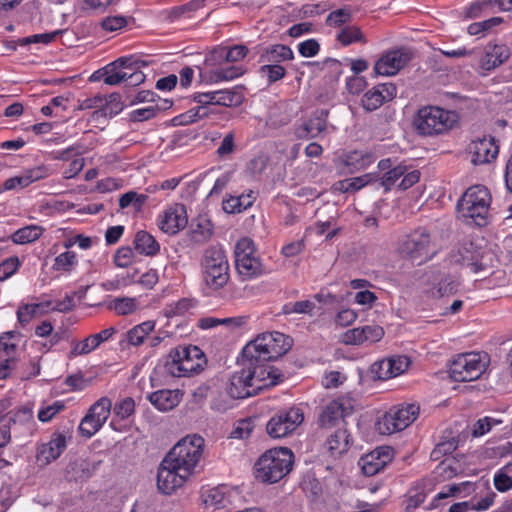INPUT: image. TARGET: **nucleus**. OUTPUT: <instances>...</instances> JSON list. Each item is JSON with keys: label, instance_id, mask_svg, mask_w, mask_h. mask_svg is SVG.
I'll return each mask as SVG.
<instances>
[{"label": "nucleus", "instance_id": "1", "mask_svg": "<svg viewBox=\"0 0 512 512\" xmlns=\"http://www.w3.org/2000/svg\"><path fill=\"white\" fill-rule=\"evenodd\" d=\"M492 202L490 190L481 184L470 186L457 202V211L467 224L487 226Z\"/></svg>", "mask_w": 512, "mask_h": 512}, {"label": "nucleus", "instance_id": "2", "mask_svg": "<svg viewBox=\"0 0 512 512\" xmlns=\"http://www.w3.org/2000/svg\"><path fill=\"white\" fill-rule=\"evenodd\" d=\"M294 454L286 447L265 451L255 463V477L263 483H277L293 468Z\"/></svg>", "mask_w": 512, "mask_h": 512}, {"label": "nucleus", "instance_id": "3", "mask_svg": "<svg viewBox=\"0 0 512 512\" xmlns=\"http://www.w3.org/2000/svg\"><path fill=\"white\" fill-rule=\"evenodd\" d=\"M292 346V339L278 331L258 335L245 345L242 357L253 358L254 361H276L286 354Z\"/></svg>", "mask_w": 512, "mask_h": 512}, {"label": "nucleus", "instance_id": "4", "mask_svg": "<svg viewBox=\"0 0 512 512\" xmlns=\"http://www.w3.org/2000/svg\"><path fill=\"white\" fill-rule=\"evenodd\" d=\"M202 281L213 291L222 289L230 279V266L225 250L218 245L208 247L202 256Z\"/></svg>", "mask_w": 512, "mask_h": 512}, {"label": "nucleus", "instance_id": "5", "mask_svg": "<svg viewBox=\"0 0 512 512\" xmlns=\"http://www.w3.org/2000/svg\"><path fill=\"white\" fill-rule=\"evenodd\" d=\"M400 256L417 265L432 260L438 253L431 234L424 228H417L407 234L399 243Z\"/></svg>", "mask_w": 512, "mask_h": 512}, {"label": "nucleus", "instance_id": "6", "mask_svg": "<svg viewBox=\"0 0 512 512\" xmlns=\"http://www.w3.org/2000/svg\"><path fill=\"white\" fill-rule=\"evenodd\" d=\"M490 363L485 352H466L456 355L449 364V376L455 382L478 380Z\"/></svg>", "mask_w": 512, "mask_h": 512}, {"label": "nucleus", "instance_id": "7", "mask_svg": "<svg viewBox=\"0 0 512 512\" xmlns=\"http://www.w3.org/2000/svg\"><path fill=\"white\" fill-rule=\"evenodd\" d=\"M235 269L242 281L259 278L268 273L252 239H239L234 249Z\"/></svg>", "mask_w": 512, "mask_h": 512}, {"label": "nucleus", "instance_id": "8", "mask_svg": "<svg viewBox=\"0 0 512 512\" xmlns=\"http://www.w3.org/2000/svg\"><path fill=\"white\" fill-rule=\"evenodd\" d=\"M204 439L199 435L180 440L165 457L182 473L190 476L203 453Z\"/></svg>", "mask_w": 512, "mask_h": 512}, {"label": "nucleus", "instance_id": "9", "mask_svg": "<svg viewBox=\"0 0 512 512\" xmlns=\"http://www.w3.org/2000/svg\"><path fill=\"white\" fill-rule=\"evenodd\" d=\"M168 372L174 377H189L204 369L207 363L204 352L195 345L179 346L170 353Z\"/></svg>", "mask_w": 512, "mask_h": 512}, {"label": "nucleus", "instance_id": "10", "mask_svg": "<svg viewBox=\"0 0 512 512\" xmlns=\"http://www.w3.org/2000/svg\"><path fill=\"white\" fill-rule=\"evenodd\" d=\"M457 115L437 106H426L418 110L415 125L419 134L432 136L443 134L453 128Z\"/></svg>", "mask_w": 512, "mask_h": 512}, {"label": "nucleus", "instance_id": "11", "mask_svg": "<svg viewBox=\"0 0 512 512\" xmlns=\"http://www.w3.org/2000/svg\"><path fill=\"white\" fill-rule=\"evenodd\" d=\"M418 415L419 406L415 404L395 405L378 418L375 428L382 435H391L406 429Z\"/></svg>", "mask_w": 512, "mask_h": 512}, {"label": "nucleus", "instance_id": "12", "mask_svg": "<svg viewBox=\"0 0 512 512\" xmlns=\"http://www.w3.org/2000/svg\"><path fill=\"white\" fill-rule=\"evenodd\" d=\"M459 286L457 277L439 269H431L423 275L421 291L426 297L437 299L456 294Z\"/></svg>", "mask_w": 512, "mask_h": 512}, {"label": "nucleus", "instance_id": "13", "mask_svg": "<svg viewBox=\"0 0 512 512\" xmlns=\"http://www.w3.org/2000/svg\"><path fill=\"white\" fill-rule=\"evenodd\" d=\"M243 366L258 393L284 380L283 373L270 365V361H254L253 358L243 357Z\"/></svg>", "mask_w": 512, "mask_h": 512}, {"label": "nucleus", "instance_id": "14", "mask_svg": "<svg viewBox=\"0 0 512 512\" xmlns=\"http://www.w3.org/2000/svg\"><path fill=\"white\" fill-rule=\"evenodd\" d=\"M304 421L303 410L289 407L274 414L266 424L268 435L274 439L284 438L292 434Z\"/></svg>", "mask_w": 512, "mask_h": 512}, {"label": "nucleus", "instance_id": "15", "mask_svg": "<svg viewBox=\"0 0 512 512\" xmlns=\"http://www.w3.org/2000/svg\"><path fill=\"white\" fill-rule=\"evenodd\" d=\"M112 408V402L107 397L98 399L88 410V413L81 420L79 431L82 436L91 438L107 421Z\"/></svg>", "mask_w": 512, "mask_h": 512}, {"label": "nucleus", "instance_id": "16", "mask_svg": "<svg viewBox=\"0 0 512 512\" xmlns=\"http://www.w3.org/2000/svg\"><path fill=\"white\" fill-rule=\"evenodd\" d=\"M412 59V53L406 48L389 50L375 62L374 72L380 76H394Z\"/></svg>", "mask_w": 512, "mask_h": 512}, {"label": "nucleus", "instance_id": "17", "mask_svg": "<svg viewBox=\"0 0 512 512\" xmlns=\"http://www.w3.org/2000/svg\"><path fill=\"white\" fill-rule=\"evenodd\" d=\"M50 175L51 170L45 164L25 168L19 174L6 179L0 188V192L27 188L37 181L48 178Z\"/></svg>", "mask_w": 512, "mask_h": 512}, {"label": "nucleus", "instance_id": "18", "mask_svg": "<svg viewBox=\"0 0 512 512\" xmlns=\"http://www.w3.org/2000/svg\"><path fill=\"white\" fill-rule=\"evenodd\" d=\"M188 477L164 458L158 468L157 487L163 494L170 495L181 487Z\"/></svg>", "mask_w": 512, "mask_h": 512}, {"label": "nucleus", "instance_id": "19", "mask_svg": "<svg viewBox=\"0 0 512 512\" xmlns=\"http://www.w3.org/2000/svg\"><path fill=\"white\" fill-rule=\"evenodd\" d=\"M188 223L185 206L175 204L158 216V227L168 235H176L183 230Z\"/></svg>", "mask_w": 512, "mask_h": 512}, {"label": "nucleus", "instance_id": "20", "mask_svg": "<svg viewBox=\"0 0 512 512\" xmlns=\"http://www.w3.org/2000/svg\"><path fill=\"white\" fill-rule=\"evenodd\" d=\"M471 162L474 165H482L492 162L499 153V146L492 136H484L472 140L468 146Z\"/></svg>", "mask_w": 512, "mask_h": 512}, {"label": "nucleus", "instance_id": "21", "mask_svg": "<svg viewBox=\"0 0 512 512\" xmlns=\"http://www.w3.org/2000/svg\"><path fill=\"white\" fill-rule=\"evenodd\" d=\"M392 460L393 449L388 446H382L362 456L359 464L364 475L374 476L381 472Z\"/></svg>", "mask_w": 512, "mask_h": 512}, {"label": "nucleus", "instance_id": "22", "mask_svg": "<svg viewBox=\"0 0 512 512\" xmlns=\"http://www.w3.org/2000/svg\"><path fill=\"white\" fill-rule=\"evenodd\" d=\"M397 95V87L393 83L378 84L366 91L361 99V105L366 111H375Z\"/></svg>", "mask_w": 512, "mask_h": 512}, {"label": "nucleus", "instance_id": "23", "mask_svg": "<svg viewBox=\"0 0 512 512\" xmlns=\"http://www.w3.org/2000/svg\"><path fill=\"white\" fill-rule=\"evenodd\" d=\"M139 64L140 61L134 60L132 56L118 58L103 68L102 76L104 83L113 86L127 81V72L119 69L123 68L133 71L135 68L140 67Z\"/></svg>", "mask_w": 512, "mask_h": 512}, {"label": "nucleus", "instance_id": "24", "mask_svg": "<svg viewBox=\"0 0 512 512\" xmlns=\"http://www.w3.org/2000/svg\"><path fill=\"white\" fill-rule=\"evenodd\" d=\"M384 336V329L379 325H365L346 331L343 342L349 345L372 344L380 341Z\"/></svg>", "mask_w": 512, "mask_h": 512}, {"label": "nucleus", "instance_id": "25", "mask_svg": "<svg viewBox=\"0 0 512 512\" xmlns=\"http://www.w3.org/2000/svg\"><path fill=\"white\" fill-rule=\"evenodd\" d=\"M347 414L344 404L339 400H333L321 410L317 420L318 427L321 430L336 428L341 423H345Z\"/></svg>", "mask_w": 512, "mask_h": 512}, {"label": "nucleus", "instance_id": "26", "mask_svg": "<svg viewBox=\"0 0 512 512\" xmlns=\"http://www.w3.org/2000/svg\"><path fill=\"white\" fill-rule=\"evenodd\" d=\"M510 57V49L505 44L488 43L479 60V67L484 72H489L503 64Z\"/></svg>", "mask_w": 512, "mask_h": 512}, {"label": "nucleus", "instance_id": "27", "mask_svg": "<svg viewBox=\"0 0 512 512\" xmlns=\"http://www.w3.org/2000/svg\"><path fill=\"white\" fill-rule=\"evenodd\" d=\"M328 111L316 110L309 119L296 128L295 135L299 139L316 138L327 127Z\"/></svg>", "mask_w": 512, "mask_h": 512}, {"label": "nucleus", "instance_id": "28", "mask_svg": "<svg viewBox=\"0 0 512 512\" xmlns=\"http://www.w3.org/2000/svg\"><path fill=\"white\" fill-rule=\"evenodd\" d=\"M227 388L235 400L248 398L258 394L252 381H250V374H247L244 366L240 371L233 373Z\"/></svg>", "mask_w": 512, "mask_h": 512}, {"label": "nucleus", "instance_id": "29", "mask_svg": "<svg viewBox=\"0 0 512 512\" xmlns=\"http://www.w3.org/2000/svg\"><path fill=\"white\" fill-rule=\"evenodd\" d=\"M350 445L351 436L345 428H337L324 443V447L333 458H338L346 453Z\"/></svg>", "mask_w": 512, "mask_h": 512}, {"label": "nucleus", "instance_id": "30", "mask_svg": "<svg viewBox=\"0 0 512 512\" xmlns=\"http://www.w3.org/2000/svg\"><path fill=\"white\" fill-rule=\"evenodd\" d=\"M294 59L292 49L284 44H273L265 47L259 57V63L282 65L281 63Z\"/></svg>", "mask_w": 512, "mask_h": 512}, {"label": "nucleus", "instance_id": "31", "mask_svg": "<svg viewBox=\"0 0 512 512\" xmlns=\"http://www.w3.org/2000/svg\"><path fill=\"white\" fill-rule=\"evenodd\" d=\"M66 448V437L61 433H55L48 443L43 444L38 450V459L46 464L56 460Z\"/></svg>", "mask_w": 512, "mask_h": 512}, {"label": "nucleus", "instance_id": "32", "mask_svg": "<svg viewBox=\"0 0 512 512\" xmlns=\"http://www.w3.org/2000/svg\"><path fill=\"white\" fill-rule=\"evenodd\" d=\"M182 393L179 390H158L149 395V401L159 411H170L181 401Z\"/></svg>", "mask_w": 512, "mask_h": 512}, {"label": "nucleus", "instance_id": "33", "mask_svg": "<svg viewBox=\"0 0 512 512\" xmlns=\"http://www.w3.org/2000/svg\"><path fill=\"white\" fill-rule=\"evenodd\" d=\"M376 160L375 155L369 151H351L344 157V165L349 173H355L366 169Z\"/></svg>", "mask_w": 512, "mask_h": 512}, {"label": "nucleus", "instance_id": "34", "mask_svg": "<svg viewBox=\"0 0 512 512\" xmlns=\"http://www.w3.org/2000/svg\"><path fill=\"white\" fill-rule=\"evenodd\" d=\"M133 244L135 250L141 255L153 257L160 251V244L155 237L144 230L136 232Z\"/></svg>", "mask_w": 512, "mask_h": 512}, {"label": "nucleus", "instance_id": "35", "mask_svg": "<svg viewBox=\"0 0 512 512\" xmlns=\"http://www.w3.org/2000/svg\"><path fill=\"white\" fill-rule=\"evenodd\" d=\"M214 104L225 107H237L244 101V94L239 87L214 90Z\"/></svg>", "mask_w": 512, "mask_h": 512}, {"label": "nucleus", "instance_id": "36", "mask_svg": "<svg viewBox=\"0 0 512 512\" xmlns=\"http://www.w3.org/2000/svg\"><path fill=\"white\" fill-rule=\"evenodd\" d=\"M206 0H190L189 2L172 7L168 12L170 21L192 19L196 12L205 6Z\"/></svg>", "mask_w": 512, "mask_h": 512}, {"label": "nucleus", "instance_id": "37", "mask_svg": "<svg viewBox=\"0 0 512 512\" xmlns=\"http://www.w3.org/2000/svg\"><path fill=\"white\" fill-rule=\"evenodd\" d=\"M156 322L154 320L144 321L133 328L129 329L125 334V340L129 345L140 346L144 343L147 336L155 329Z\"/></svg>", "mask_w": 512, "mask_h": 512}, {"label": "nucleus", "instance_id": "38", "mask_svg": "<svg viewBox=\"0 0 512 512\" xmlns=\"http://www.w3.org/2000/svg\"><path fill=\"white\" fill-rule=\"evenodd\" d=\"M254 192L249 190L247 194L239 196H230L223 201V209L227 213H240L251 207L254 203Z\"/></svg>", "mask_w": 512, "mask_h": 512}, {"label": "nucleus", "instance_id": "39", "mask_svg": "<svg viewBox=\"0 0 512 512\" xmlns=\"http://www.w3.org/2000/svg\"><path fill=\"white\" fill-rule=\"evenodd\" d=\"M460 472V465L454 458H445L435 467L432 472L433 479L437 482H444L455 477Z\"/></svg>", "mask_w": 512, "mask_h": 512}, {"label": "nucleus", "instance_id": "40", "mask_svg": "<svg viewBox=\"0 0 512 512\" xmlns=\"http://www.w3.org/2000/svg\"><path fill=\"white\" fill-rule=\"evenodd\" d=\"M235 398L227 387L211 392L210 408L216 412H225L233 408Z\"/></svg>", "mask_w": 512, "mask_h": 512}, {"label": "nucleus", "instance_id": "41", "mask_svg": "<svg viewBox=\"0 0 512 512\" xmlns=\"http://www.w3.org/2000/svg\"><path fill=\"white\" fill-rule=\"evenodd\" d=\"M102 109L96 110L93 113V117L105 116L114 117L123 110V103L121 101V95L119 93H111L107 97H104Z\"/></svg>", "mask_w": 512, "mask_h": 512}, {"label": "nucleus", "instance_id": "42", "mask_svg": "<svg viewBox=\"0 0 512 512\" xmlns=\"http://www.w3.org/2000/svg\"><path fill=\"white\" fill-rule=\"evenodd\" d=\"M203 497L206 506H213L216 509H223L230 503L225 486L211 488L203 494Z\"/></svg>", "mask_w": 512, "mask_h": 512}, {"label": "nucleus", "instance_id": "43", "mask_svg": "<svg viewBox=\"0 0 512 512\" xmlns=\"http://www.w3.org/2000/svg\"><path fill=\"white\" fill-rule=\"evenodd\" d=\"M243 74L244 69L241 66L231 65L227 67H219L210 72L209 81L212 83L230 81L242 76Z\"/></svg>", "mask_w": 512, "mask_h": 512}, {"label": "nucleus", "instance_id": "44", "mask_svg": "<svg viewBox=\"0 0 512 512\" xmlns=\"http://www.w3.org/2000/svg\"><path fill=\"white\" fill-rule=\"evenodd\" d=\"M43 228L30 225L18 229L12 234V241L16 244H28L38 240L43 234Z\"/></svg>", "mask_w": 512, "mask_h": 512}, {"label": "nucleus", "instance_id": "45", "mask_svg": "<svg viewBox=\"0 0 512 512\" xmlns=\"http://www.w3.org/2000/svg\"><path fill=\"white\" fill-rule=\"evenodd\" d=\"M337 41L343 46H349L353 43H366V39L358 26L346 25L337 35Z\"/></svg>", "mask_w": 512, "mask_h": 512}, {"label": "nucleus", "instance_id": "46", "mask_svg": "<svg viewBox=\"0 0 512 512\" xmlns=\"http://www.w3.org/2000/svg\"><path fill=\"white\" fill-rule=\"evenodd\" d=\"M245 323L244 317H230V318H216L204 317L200 318L197 322V327L203 330L214 328L218 325H233L239 327Z\"/></svg>", "mask_w": 512, "mask_h": 512}, {"label": "nucleus", "instance_id": "47", "mask_svg": "<svg viewBox=\"0 0 512 512\" xmlns=\"http://www.w3.org/2000/svg\"><path fill=\"white\" fill-rule=\"evenodd\" d=\"M352 20V8L344 6L331 11L325 20V24L329 27H341L350 23Z\"/></svg>", "mask_w": 512, "mask_h": 512}, {"label": "nucleus", "instance_id": "48", "mask_svg": "<svg viewBox=\"0 0 512 512\" xmlns=\"http://www.w3.org/2000/svg\"><path fill=\"white\" fill-rule=\"evenodd\" d=\"M77 264L78 259L76 253L66 251L55 257L52 269L57 272H70Z\"/></svg>", "mask_w": 512, "mask_h": 512}, {"label": "nucleus", "instance_id": "49", "mask_svg": "<svg viewBox=\"0 0 512 512\" xmlns=\"http://www.w3.org/2000/svg\"><path fill=\"white\" fill-rule=\"evenodd\" d=\"M469 253L470 251L466 247L458 248L457 254H455L453 250L450 255V262L457 263L462 266H467L473 273H477L483 269V266L481 263L474 261L472 257L469 258L467 256Z\"/></svg>", "mask_w": 512, "mask_h": 512}, {"label": "nucleus", "instance_id": "50", "mask_svg": "<svg viewBox=\"0 0 512 512\" xmlns=\"http://www.w3.org/2000/svg\"><path fill=\"white\" fill-rule=\"evenodd\" d=\"M209 115L210 111L205 107H193L175 117L174 120L177 121V124L179 125H188L203 118H207Z\"/></svg>", "mask_w": 512, "mask_h": 512}, {"label": "nucleus", "instance_id": "51", "mask_svg": "<svg viewBox=\"0 0 512 512\" xmlns=\"http://www.w3.org/2000/svg\"><path fill=\"white\" fill-rule=\"evenodd\" d=\"M148 200V195L139 194L135 191H128L119 198V206L125 209L132 205L136 211H140Z\"/></svg>", "mask_w": 512, "mask_h": 512}, {"label": "nucleus", "instance_id": "52", "mask_svg": "<svg viewBox=\"0 0 512 512\" xmlns=\"http://www.w3.org/2000/svg\"><path fill=\"white\" fill-rule=\"evenodd\" d=\"M65 409V404L61 400H56L51 404L43 403L38 410V420L46 423L51 421L58 413Z\"/></svg>", "mask_w": 512, "mask_h": 512}, {"label": "nucleus", "instance_id": "53", "mask_svg": "<svg viewBox=\"0 0 512 512\" xmlns=\"http://www.w3.org/2000/svg\"><path fill=\"white\" fill-rule=\"evenodd\" d=\"M41 305L40 303L20 305L16 312L20 325L24 327L29 324L39 313Z\"/></svg>", "mask_w": 512, "mask_h": 512}, {"label": "nucleus", "instance_id": "54", "mask_svg": "<svg viewBox=\"0 0 512 512\" xmlns=\"http://www.w3.org/2000/svg\"><path fill=\"white\" fill-rule=\"evenodd\" d=\"M259 72L267 78L268 84H273L286 76V69L283 65L262 64Z\"/></svg>", "mask_w": 512, "mask_h": 512}, {"label": "nucleus", "instance_id": "55", "mask_svg": "<svg viewBox=\"0 0 512 512\" xmlns=\"http://www.w3.org/2000/svg\"><path fill=\"white\" fill-rule=\"evenodd\" d=\"M111 308L118 315H129L136 311L137 301L130 297L116 298L111 302Z\"/></svg>", "mask_w": 512, "mask_h": 512}, {"label": "nucleus", "instance_id": "56", "mask_svg": "<svg viewBox=\"0 0 512 512\" xmlns=\"http://www.w3.org/2000/svg\"><path fill=\"white\" fill-rule=\"evenodd\" d=\"M98 344L96 343V338L92 335H89L82 341H78L75 343L70 351L71 357H76L80 355H87L98 348Z\"/></svg>", "mask_w": 512, "mask_h": 512}, {"label": "nucleus", "instance_id": "57", "mask_svg": "<svg viewBox=\"0 0 512 512\" xmlns=\"http://www.w3.org/2000/svg\"><path fill=\"white\" fill-rule=\"evenodd\" d=\"M315 303L310 300H301L294 303H287L283 306L284 314H308L312 315Z\"/></svg>", "mask_w": 512, "mask_h": 512}, {"label": "nucleus", "instance_id": "58", "mask_svg": "<svg viewBox=\"0 0 512 512\" xmlns=\"http://www.w3.org/2000/svg\"><path fill=\"white\" fill-rule=\"evenodd\" d=\"M19 336L16 331L4 332L0 335V352L7 357H13L17 350V343L14 341Z\"/></svg>", "mask_w": 512, "mask_h": 512}, {"label": "nucleus", "instance_id": "59", "mask_svg": "<svg viewBox=\"0 0 512 512\" xmlns=\"http://www.w3.org/2000/svg\"><path fill=\"white\" fill-rule=\"evenodd\" d=\"M501 22L502 19L500 17H492L484 21L474 22L468 26L467 32L473 36L481 34L484 35L487 31L499 25Z\"/></svg>", "mask_w": 512, "mask_h": 512}, {"label": "nucleus", "instance_id": "60", "mask_svg": "<svg viewBox=\"0 0 512 512\" xmlns=\"http://www.w3.org/2000/svg\"><path fill=\"white\" fill-rule=\"evenodd\" d=\"M501 420H497L493 417L485 416L483 418L478 419L472 429V435L474 437H480L490 432L492 427L501 424Z\"/></svg>", "mask_w": 512, "mask_h": 512}, {"label": "nucleus", "instance_id": "61", "mask_svg": "<svg viewBox=\"0 0 512 512\" xmlns=\"http://www.w3.org/2000/svg\"><path fill=\"white\" fill-rule=\"evenodd\" d=\"M135 255L132 248L128 246L120 247L114 254V264L119 268H127L134 261Z\"/></svg>", "mask_w": 512, "mask_h": 512}, {"label": "nucleus", "instance_id": "62", "mask_svg": "<svg viewBox=\"0 0 512 512\" xmlns=\"http://www.w3.org/2000/svg\"><path fill=\"white\" fill-rule=\"evenodd\" d=\"M128 24V18L122 15L107 16L101 21V27L107 32H116Z\"/></svg>", "mask_w": 512, "mask_h": 512}, {"label": "nucleus", "instance_id": "63", "mask_svg": "<svg viewBox=\"0 0 512 512\" xmlns=\"http://www.w3.org/2000/svg\"><path fill=\"white\" fill-rule=\"evenodd\" d=\"M406 166L398 165L388 170L381 178V185L385 190H390L392 186L405 174Z\"/></svg>", "mask_w": 512, "mask_h": 512}, {"label": "nucleus", "instance_id": "64", "mask_svg": "<svg viewBox=\"0 0 512 512\" xmlns=\"http://www.w3.org/2000/svg\"><path fill=\"white\" fill-rule=\"evenodd\" d=\"M458 437L452 431H445L441 440L436 444L444 455L452 454L458 447Z\"/></svg>", "mask_w": 512, "mask_h": 512}]
</instances>
